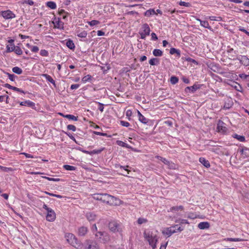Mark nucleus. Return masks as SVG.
<instances>
[{"instance_id": "obj_1", "label": "nucleus", "mask_w": 249, "mask_h": 249, "mask_svg": "<svg viewBox=\"0 0 249 249\" xmlns=\"http://www.w3.org/2000/svg\"><path fill=\"white\" fill-rule=\"evenodd\" d=\"M93 198L110 205H116V201L118 200L117 198L106 193L94 194Z\"/></svg>"}, {"instance_id": "obj_2", "label": "nucleus", "mask_w": 249, "mask_h": 249, "mask_svg": "<svg viewBox=\"0 0 249 249\" xmlns=\"http://www.w3.org/2000/svg\"><path fill=\"white\" fill-rule=\"evenodd\" d=\"M143 237L153 249H156L159 239L156 234L151 231H144L143 232Z\"/></svg>"}, {"instance_id": "obj_3", "label": "nucleus", "mask_w": 249, "mask_h": 249, "mask_svg": "<svg viewBox=\"0 0 249 249\" xmlns=\"http://www.w3.org/2000/svg\"><path fill=\"white\" fill-rule=\"evenodd\" d=\"M65 238L67 242L75 248H79L81 244L78 242L77 239L71 233H67L65 235Z\"/></svg>"}, {"instance_id": "obj_4", "label": "nucleus", "mask_w": 249, "mask_h": 249, "mask_svg": "<svg viewBox=\"0 0 249 249\" xmlns=\"http://www.w3.org/2000/svg\"><path fill=\"white\" fill-rule=\"evenodd\" d=\"M0 16H2L5 19H11L16 17V15L11 10H6L1 11L0 13Z\"/></svg>"}, {"instance_id": "obj_5", "label": "nucleus", "mask_w": 249, "mask_h": 249, "mask_svg": "<svg viewBox=\"0 0 249 249\" xmlns=\"http://www.w3.org/2000/svg\"><path fill=\"white\" fill-rule=\"evenodd\" d=\"M176 227H178V224L175 225L170 227L166 228L162 231V233L165 235L167 236L168 237H170L173 234L177 232L176 230L174 229Z\"/></svg>"}, {"instance_id": "obj_6", "label": "nucleus", "mask_w": 249, "mask_h": 249, "mask_svg": "<svg viewBox=\"0 0 249 249\" xmlns=\"http://www.w3.org/2000/svg\"><path fill=\"white\" fill-rule=\"evenodd\" d=\"M108 228L112 232H119L121 229V225L116 221H111L108 223Z\"/></svg>"}, {"instance_id": "obj_7", "label": "nucleus", "mask_w": 249, "mask_h": 249, "mask_svg": "<svg viewBox=\"0 0 249 249\" xmlns=\"http://www.w3.org/2000/svg\"><path fill=\"white\" fill-rule=\"evenodd\" d=\"M95 235L97 238H101V236H103L102 238L103 243H107L110 240L109 235L104 231H98L95 234Z\"/></svg>"}, {"instance_id": "obj_8", "label": "nucleus", "mask_w": 249, "mask_h": 249, "mask_svg": "<svg viewBox=\"0 0 249 249\" xmlns=\"http://www.w3.org/2000/svg\"><path fill=\"white\" fill-rule=\"evenodd\" d=\"M233 60H238L240 61V63L245 66H249V59L245 55H239L236 58L233 57Z\"/></svg>"}, {"instance_id": "obj_9", "label": "nucleus", "mask_w": 249, "mask_h": 249, "mask_svg": "<svg viewBox=\"0 0 249 249\" xmlns=\"http://www.w3.org/2000/svg\"><path fill=\"white\" fill-rule=\"evenodd\" d=\"M201 85L195 84L193 86L187 87L185 89L184 91L185 93H195L197 89L201 88Z\"/></svg>"}, {"instance_id": "obj_10", "label": "nucleus", "mask_w": 249, "mask_h": 249, "mask_svg": "<svg viewBox=\"0 0 249 249\" xmlns=\"http://www.w3.org/2000/svg\"><path fill=\"white\" fill-rule=\"evenodd\" d=\"M217 129L219 132L225 134L227 131V128L225 126V124L221 121L219 120L217 126Z\"/></svg>"}, {"instance_id": "obj_11", "label": "nucleus", "mask_w": 249, "mask_h": 249, "mask_svg": "<svg viewBox=\"0 0 249 249\" xmlns=\"http://www.w3.org/2000/svg\"><path fill=\"white\" fill-rule=\"evenodd\" d=\"M56 218L55 213L53 209H50L46 215V220L50 222L54 221Z\"/></svg>"}, {"instance_id": "obj_12", "label": "nucleus", "mask_w": 249, "mask_h": 249, "mask_svg": "<svg viewBox=\"0 0 249 249\" xmlns=\"http://www.w3.org/2000/svg\"><path fill=\"white\" fill-rule=\"evenodd\" d=\"M19 104L20 105L22 106H26L30 107L33 109H36V104L34 102L31 101L26 100L24 101L21 102Z\"/></svg>"}, {"instance_id": "obj_13", "label": "nucleus", "mask_w": 249, "mask_h": 249, "mask_svg": "<svg viewBox=\"0 0 249 249\" xmlns=\"http://www.w3.org/2000/svg\"><path fill=\"white\" fill-rule=\"evenodd\" d=\"M137 113L139 121L143 124H147L150 120L142 115L139 110H137Z\"/></svg>"}, {"instance_id": "obj_14", "label": "nucleus", "mask_w": 249, "mask_h": 249, "mask_svg": "<svg viewBox=\"0 0 249 249\" xmlns=\"http://www.w3.org/2000/svg\"><path fill=\"white\" fill-rule=\"evenodd\" d=\"M239 77L246 84L247 86L249 87V74L241 73L239 74Z\"/></svg>"}, {"instance_id": "obj_15", "label": "nucleus", "mask_w": 249, "mask_h": 249, "mask_svg": "<svg viewBox=\"0 0 249 249\" xmlns=\"http://www.w3.org/2000/svg\"><path fill=\"white\" fill-rule=\"evenodd\" d=\"M140 31L144 34L149 36L150 32V28L148 24L147 23L143 24L142 27V30Z\"/></svg>"}, {"instance_id": "obj_16", "label": "nucleus", "mask_w": 249, "mask_h": 249, "mask_svg": "<svg viewBox=\"0 0 249 249\" xmlns=\"http://www.w3.org/2000/svg\"><path fill=\"white\" fill-rule=\"evenodd\" d=\"M197 227L201 230L207 229L210 227V224L208 222H201L198 224Z\"/></svg>"}, {"instance_id": "obj_17", "label": "nucleus", "mask_w": 249, "mask_h": 249, "mask_svg": "<svg viewBox=\"0 0 249 249\" xmlns=\"http://www.w3.org/2000/svg\"><path fill=\"white\" fill-rule=\"evenodd\" d=\"M86 216L89 221L95 220L96 217V214L92 212L87 213Z\"/></svg>"}, {"instance_id": "obj_18", "label": "nucleus", "mask_w": 249, "mask_h": 249, "mask_svg": "<svg viewBox=\"0 0 249 249\" xmlns=\"http://www.w3.org/2000/svg\"><path fill=\"white\" fill-rule=\"evenodd\" d=\"M199 161L205 167L209 168L210 167V164L209 161L208 160H207L205 158L200 157L199 159Z\"/></svg>"}, {"instance_id": "obj_19", "label": "nucleus", "mask_w": 249, "mask_h": 249, "mask_svg": "<svg viewBox=\"0 0 249 249\" xmlns=\"http://www.w3.org/2000/svg\"><path fill=\"white\" fill-rule=\"evenodd\" d=\"M64 23L59 19L56 20L54 22V26L55 28L59 29H63Z\"/></svg>"}, {"instance_id": "obj_20", "label": "nucleus", "mask_w": 249, "mask_h": 249, "mask_svg": "<svg viewBox=\"0 0 249 249\" xmlns=\"http://www.w3.org/2000/svg\"><path fill=\"white\" fill-rule=\"evenodd\" d=\"M13 40H11L9 41L10 44L6 46V52H12L15 50L14 49L15 48V46L13 43Z\"/></svg>"}, {"instance_id": "obj_21", "label": "nucleus", "mask_w": 249, "mask_h": 249, "mask_svg": "<svg viewBox=\"0 0 249 249\" xmlns=\"http://www.w3.org/2000/svg\"><path fill=\"white\" fill-rule=\"evenodd\" d=\"M43 76L45 77L47 81L51 83L53 85L54 88L56 87L55 81L53 79V78L50 75L47 74H43Z\"/></svg>"}, {"instance_id": "obj_22", "label": "nucleus", "mask_w": 249, "mask_h": 249, "mask_svg": "<svg viewBox=\"0 0 249 249\" xmlns=\"http://www.w3.org/2000/svg\"><path fill=\"white\" fill-rule=\"evenodd\" d=\"M88 232V228L86 227H81L78 229V234L80 236H85Z\"/></svg>"}, {"instance_id": "obj_23", "label": "nucleus", "mask_w": 249, "mask_h": 249, "mask_svg": "<svg viewBox=\"0 0 249 249\" xmlns=\"http://www.w3.org/2000/svg\"><path fill=\"white\" fill-rule=\"evenodd\" d=\"M170 53L171 54H176L178 58L180 57V55H181L180 50L178 49L174 48H171L170 49Z\"/></svg>"}, {"instance_id": "obj_24", "label": "nucleus", "mask_w": 249, "mask_h": 249, "mask_svg": "<svg viewBox=\"0 0 249 249\" xmlns=\"http://www.w3.org/2000/svg\"><path fill=\"white\" fill-rule=\"evenodd\" d=\"M197 20H198L200 22V25L201 26H203V27H204L205 28L209 29H211V27L209 25V23H208V22L207 21H206V20H202L199 19H197Z\"/></svg>"}, {"instance_id": "obj_25", "label": "nucleus", "mask_w": 249, "mask_h": 249, "mask_svg": "<svg viewBox=\"0 0 249 249\" xmlns=\"http://www.w3.org/2000/svg\"><path fill=\"white\" fill-rule=\"evenodd\" d=\"M115 167L117 169L118 168H120L121 169H123L124 170H125V171L127 172V174H129V173L130 172V171L128 169V168L129 167V166L128 165H126V166H122V165H121L120 164H116L115 165Z\"/></svg>"}, {"instance_id": "obj_26", "label": "nucleus", "mask_w": 249, "mask_h": 249, "mask_svg": "<svg viewBox=\"0 0 249 249\" xmlns=\"http://www.w3.org/2000/svg\"><path fill=\"white\" fill-rule=\"evenodd\" d=\"M227 83L231 85V87H233L236 90L240 91V89H238V87L240 88V89H241V87L239 86V85H238L237 83L234 82L230 81V83L227 82Z\"/></svg>"}, {"instance_id": "obj_27", "label": "nucleus", "mask_w": 249, "mask_h": 249, "mask_svg": "<svg viewBox=\"0 0 249 249\" xmlns=\"http://www.w3.org/2000/svg\"><path fill=\"white\" fill-rule=\"evenodd\" d=\"M184 209L183 206L180 205L179 206H173L170 208L169 212H174L176 211H178L179 210H183Z\"/></svg>"}, {"instance_id": "obj_28", "label": "nucleus", "mask_w": 249, "mask_h": 249, "mask_svg": "<svg viewBox=\"0 0 249 249\" xmlns=\"http://www.w3.org/2000/svg\"><path fill=\"white\" fill-rule=\"evenodd\" d=\"M48 7L50 8L51 9H55L56 8V4L55 2L52 1H48L46 3Z\"/></svg>"}, {"instance_id": "obj_29", "label": "nucleus", "mask_w": 249, "mask_h": 249, "mask_svg": "<svg viewBox=\"0 0 249 249\" xmlns=\"http://www.w3.org/2000/svg\"><path fill=\"white\" fill-rule=\"evenodd\" d=\"M149 63L152 65H158L160 63V61L158 58H152L149 61Z\"/></svg>"}, {"instance_id": "obj_30", "label": "nucleus", "mask_w": 249, "mask_h": 249, "mask_svg": "<svg viewBox=\"0 0 249 249\" xmlns=\"http://www.w3.org/2000/svg\"><path fill=\"white\" fill-rule=\"evenodd\" d=\"M84 246L86 249H91L92 248V241L90 240H87L85 241Z\"/></svg>"}, {"instance_id": "obj_31", "label": "nucleus", "mask_w": 249, "mask_h": 249, "mask_svg": "<svg viewBox=\"0 0 249 249\" xmlns=\"http://www.w3.org/2000/svg\"><path fill=\"white\" fill-rule=\"evenodd\" d=\"M66 44L71 50H73L75 48V45L71 40L69 39L67 40Z\"/></svg>"}, {"instance_id": "obj_32", "label": "nucleus", "mask_w": 249, "mask_h": 249, "mask_svg": "<svg viewBox=\"0 0 249 249\" xmlns=\"http://www.w3.org/2000/svg\"><path fill=\"white\" fill-rule=\"evenodd\" d=\"M153 54L155 56H161L163 54V52L160 49H155L153 51Z\"/></svg>"}, {"instance_id": "obj_33", "label": "nucleus", "mask_w": 249, "mask_h": 249, "mask_svg": "<svg viewBox=\"0 0 249 249\" xmlns=\"http://www.w3.org/2000/svg\"><path fill=\"white\" fill-rule=\"evenodd\" d=\"M92 78V77L90 75L88 74L82 78V82L84 83H86L88 82H90Z\"/></svg>"}, {"instance_id": "obj_34", "label": "nucleus", "mask_w": 249, "mask_h": 249, "mask_svg": "<svg viewBox=\"0 0 249 249\" xmlns=\"http://www.w3.org/2000/svg\"><path fill=\"white\" fill-rule=\"evenodd\" d=\"M232 137L240 142H244L245 141V137L243 136L239 135L237 134H234L232 135Z\"/></svg>"}, {"instance_id": "obj_35", "label": "nucleus", "mask_w": 249, "mask_h": 249, "mask_svg": "<svg viewBox=\"0 0 249 249\" xmlns=\"http://www.w3.org/2000/svg\"><path fill=\"white\" fill-rule=\"evenodd\" d=\"M156 14V12L154 9H150L146 11L144 14L146 17H150L151 15Z\"/></svg>"}, {"instance_id": "obj_36", "label": "nucleus", "mask_w": 249, "mask_h": 249, "mask_svg": "<svg viewBox=\"0 0 249 249\" xmlns=\"http://www.w3.org/2000/svg\"><path fill=\"white\" fill-rule=\"evenodd\" d=\"M63 117L67 118L69 120H73L74 121H77L78 120V117H76L71 114H67L63 115Z\"/></svg>"}, {"instance_id": "obj_37", "label": "nucleus", "mask_w": 249, "mask_h": 249, "mask_svg": "<svg viewBox=\"0 0 249 249\" xmlns=\"http://www.w3.org/2000/svg\"><path fill=\"white\" fill-rule=\"evenodd\" d=\"M27 46L30 49L31 51L34 53H37L39 51V48L36 46H31L29 43L27 44Z\"/></svg>"}, {"instance_id": "obj_38", "label": "nucleus", "mask_w": 249, "mask_h": 249, "mask_svg": "<svg viewBox=\"0 0 249 249\" xmlns=\"http://www.w3.org/2000/svg\"><path fill=\"white\" fill-rule=\"evenodd\" d=\"M12 71L18 74H20L22 72V70L21 68L18 67H14L12 68Z\"/></svg>"}, {"instance_id": "obj_39", "label": "nucleus", "mask_w": 249, "mask_h": 249, "mask_svg": "<svg viewBox=\"0 0 249 249\" xmlns=\"http://www.w3.org/2000/svg\"><path fill=\"white\" fill-rule=\"evenodd\" d=\"M116 142H117V144L118 145L120 146H122V147H125V148H129V145L127 143L124 142L123 141H117Z\"/></svg>"}, {"instance_id": "obj_40", "label": "nucleus", "mask_w": 249, "mask_h": 249, "mask_svg": "<svg viewBox=\"0 0 249 249\" xmlns=\"http://www.w3.org/2000/svg\"><path fill=\"white\" fill-rule=\"evenodd\" d=\"M63 168L68 171H74L76 170V167L75 166H71L70 165H64Z\"/></svg>"}, {"instance_id": "obj_41", "label": "nucleus", "mask_w": 249, "mask_h": 249, "mask_svg": "<svg viewBox=\"0 0 249 249\" xmlns=\"http://www.w3.org/2000/svg\"><path fill=\"white\" fill-rule=\"evenodd\" d=\"M87 32L86 31H83L81 32L78 33L77 34V36L81 38H86L87 36Z\"/></svg>"}, {"instance_id": "obj_42", "label": "nucleus", "mask_w": 249, "mask_h": 249, "mask_svg": "<svg viewBox=\"0 0 249 249\" xmlns=\"http://www.w3.org/2000/svg\"><path fill=\"white\" fill-rule=\"evenodd\" d=\"M178 82V78L175 76H172L170 78V82L172 84L175 85Z\"/></svg>"}, {"instance_id": "obj_43", "label": "nucleus", "mask_w": 249, "mask_h": 249, "mask_svg": "<svg viewBox=\"0 0 249 249\" xmlns=\"http://www.w3.org/2000/svg\"><path fill=\"white\" fill-rule=\"evenodd\" d=\"M15 50L13 51L18 55H21L22 53V51L18 46H15Z\"/></svg>"}, {"instance_id": "obj_44", "label": "nucleus", "mask_w": 249, "mask_h": 249, "mask_svg": "<svg viewBox=\"0 0 249 249\" xmlns=\"http://www.w3.org/2000/svg\"><path fill=\"white\" fill-rule=\"evenodd\" d=\"M158 159L161 160L162 162H163L165 164L169 165L170 162L167 160L165 158L161 157L160 156H157Z\"/></svg>"}, {"instance_id": "obj_45", "label": "nucleus", "mask_w": 249, "mask_h": 249, "mask_svg": "<svg viewBox=\"0 0 249 249\" xmlns=\"http://www.w3.org/2000/svg\"><path fill=\"white\" fill-rule=\"evenodd\" d=\"M209 19L213 21H220L222 20V18L220 17L210 16L209 17Z\"/></svg>"}, {"instance_id": "obj_46", "label": "nucleus", "mask_w": 249, "mask_h": 249, "mask_svg": "<svg viewBox=\"0 0 249 249\" xmlns=\"http://www.w3.org/2000/svg\"><path fill=\"white\" fill-rule=\"evenodd\" d=\"M179 5L180 6H183L187 7H190L191 6V4L189 2H186L183 1H180L178 3Z\"/></svg>"}, {"instance_id": "obj_47", "label": "nucleus", "mask_w": 249, "mask_h": 249, "mask_svg": "<svg viewBox=\"0 0 249 249\" xmlns=\"http://www.w3.org/2000/svg\"><path fill=\"white\" fill-rule=\"evenodd\" d=\"M225 241H233V242H239L242 240L241 238H227L224 239Z\"/></svg>"}, {"instance_id": "obj_48", "label": "nucleus", "mask_w": 249, "mask_h": 249, "mask_svg": "<svg viewBox=\"0 0 249 249\" xmlns=\"http://www.w3.org/2000/svg\"><path fill=\"white\" fill-rule=\"evenodd\" d=\"M104 149H105V148H101L99 149L93 150L91 151L92 155L99 154L101 153Z\"/></svg>"}, {"instance_id": "obj_49", "label": "nucleus", "mask_w": 249, "mask_h": 249, "mask_svg": "<svg viewBox=\"0 0 249 249\" xmlns=\"http://www.w3.org/2000/svg\"><path fill=\"white\" fill-rule=\"evenodd\" d=\"M217 67L218 68V69L217 70L213 69V71L216 72L221 75H223V74H225V72L222 71V69L220 66H217Z\"/></svg>"}, {"instance_id": "obj_50", "label": "nucleus", "mask_w": 249, "mask_h": 249, "mask_svg": "<svg viewBox=\"0 0 249 249\" xmlns=\"http://www.w3.org/2000/svg\"><path fill=\"white\" fill-rule=\"evenodd\" d=\"M88 23L90 26H93L99 24L100 22L98 20H92L90 21H89Z\"/></svg>"}, {"instance_id": "obj_51", "label": "nucleus", "mask_w": 249, "mask_h": 249, "mask_svg": "<svg viewBox=\"0 0 249 249\" xmlns=\"http://www.w3.org/2000/svg\"><path fill=\"white\" fill-rule=\"evenodd\" d=\"M40 54L42 56L47 57L49 55L48 52L46 50H41Z\"/></svg>"}, {"instance_id": "obj_52", "label": "nucleus", "mask_w": 249, "mask_h": 249, "mask_svg": "<svg viewBox=\"0 0 249 249\" xmlns=\"http://www.w3.org/2000/svg\"><path fill=\"white\" fill-rule=\"evenodd\" d=\"M147 222V220L144 218H139L137 222L139 224L141 225L143 223H145Z\"/></svg>"}, {"instance_id": "obj_53", "label": "nucleus", "mask_w": 249, "mask_h": 249, "mask_svg": "<svg viewBox=\"0 0 249 249\" xmlns=\"http://www.w3.org/2000/svg\"><path fill=\"white\" fill-rule=\"evenodd\" d=\"M120 124L122 126H125V127H128L130 125L128 122L124 121H123V120L120 121Z\"/></svg>"}, {"instance_id": "obj_54", "label": "nucleus", "mask_w": 249, "mask_h": 249, "mask_svg": "<svg viewBox=\"0 0 249 249\" xmlns=\"http://www.w3.org/2000/svg\"><path fill=\"white\" fill-rule=\"evenodd\" d=\"M6 73L8 75V77L9 79L11 81H15V77H17L16 75H15L13 74H10V73H8V72H6Z\"/></svg>"}, {"instance_id": "obj_55", "label": "nucleus", "mask_w": 249, "mask_h": 249, "mask_svg": "<svg viewBox=\"0 0 249 249\" xmlns=\"http://www.w3.org/2000/svg\"><path fill=\"white\" fill-rule=\"evenodd\" d=\"M43 178L47 179V180H48L49 181H55V182L59 181L60 180V179L58 178H50V177H44Z\"/></svg>"}, {"instance_id": "obj_56", "label": "nucleus", "mask_w": 249, "mask_h": 249, "mask_svg": "<svg viewBox=\"0 0 249 249\" xmlns=\"http://www.w3.org/2000/svg\"><path fill=\"white\" fill-rule=\"evenodd\" d=\"M67 128L68 130H71L73 132L75 131L76 130V128L75 126L72 124H69L67 125Z\"/></svg>"}, {"instance_id": "obj_57", "label": "nucleus", "mask_w": 249, "mask_h": 249, "mask_svg": "<svg viewBox=\"0 0 249 249\" xmlns=\"http://www.w3.org/2000/svg\"><path fill=\"white\" fill-rule=\"evenodd\" d=\"M96 103H97L99 105L98 107V109L101 112H103L104 109V105L101 103L96 102Z\"/></svg>"}, {"instance_id": "obj_58", "label": "nucleus", "mask_w": 249, "mask_h": 249, "mask_svg": "<svg viewBox=\"0 0 249 249\" xmlns=\"http://www.w3.org/2000/svg\"><path fill=\"white\" fill-rule=\"evenodd\" d=\"M187 217L191 219H194L196 218V216L194 213H190L188 214Z\"/></svg>"}, {"instance_id": "obj_59", "label": "nucleus", "mask_w": 249, "mask_h": 249, "mask_svg": "<svg viewBox=\"0 0 249 249\" xmlns=\"http://www.w3.org/2000/svg\"><path fill=\"white\" fill-rule=\"evenodd\" d=\"M23 3L32 6L34 4V2L32 0H24Z\"/></svg>"}, {"instance_id": "obj_60", "label": "nucleus", "mask_w": 249, "mask_h": 249, "mask_svg": "<svg viewBox=\"0 0 249 249\" xmlns=\"http://www.w3.org/2000/svg\"><path fill=\"white\" fill-rule=\"evenodd\" d=\"M80 87V85L79 84H72L71 86V89H78Z\"/></svg>"}, {"instance_id": "obj_61", "label": "nucleus", "mask_w": 249, "mask_h": 249, "mask_svg": "<svg viewBox=\"0 0 249 249\" xmlns=\"http://www.w3.org/2000/svg\"><path fill=\"white\" fill-rule=\"evenodd\" d=\"M132 114V111L130 109H128L126 112V116L128 117L129 118V120H130V117L131 116Z\"/></svg>"}, {"instance_id": "obj_62", "label": "nucleus", "mask_w": 249, "mask_h": 249, "mask_svg": "<svg viewBox=\"0 0 249 249\" xmlns=\"http://www.w3.org/2000/svg\"><path fill=\"white\" fill-rule=\"evenodd\" d=\"M91 230L92 232L94 233L95 232H97V227L96 224H93L91 228Z\"/></svg>"}, {"instance_id": "obj_63", "label": "nucleus", "mask_w": 249, "mask_h": 249, "mask_svg": "<svg viewBox=\"0 0 249 249\" xmlns=\"http://www.w3.org/2000/svg\"><path fill=\"white\" fill-rule=\"evenodd\" d=\"M151 40H157L158 39V37L156 34L154 33H152L151 35Z\"/></svg>"}, {"instance_id": "obj_64", "label": "nucleus", "mask_w": 249, "mask_h": 249, "mask_svg": "<svg viewBox=\"0 0 249 249\" xmlns=\"http://www.w3.org/2000/svg\"><path fill=\"white\" fill-rule=\"evenodd\" d=\"M21 154L24 155L27 158H33L34 157L33 155L29 154L27 153H22Z\"/></svg>"}]
</instances>
